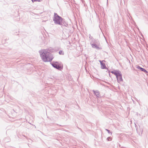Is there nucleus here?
<instances>
[{
    "label": "nucleus",
    "instance_id": "9b49d317",
    "mask_svg": "<svg viewBox=\"0 0 148 148\" xmlns=\"http://www.w3.org/2000/svg\"><path fill=\"white\" fill-rule=\"evenodd\" d=\"M42 0H32V1L33 2L35 1L40 2Z\"/></svg>",
    "mask_w": 148,
    "mask_h": 148
},
{
    "label": "nucleus",
    "instance_id": "2eb2a0df",
    "mask_svg": "<svg viewBox=\"0 0 148 148\" xmlns=\"http://www.w3.org/2000/svg\"><path fill=\"white\" fill-rule=\"evenodd\" d=\"M90 35L89 38H90L91 36H90V35Z\"/></svg>",
    "mask_w": 148,
    "mask_h": 148
},
{
    "label": "nucleus",
    "instance_id": "39448f33",
    "mask_svg": "<svg viewBox=\"0 0 148 148\" xmlns=\"http://www.w3.org/2000/svg\"><path fill=\"white\" fill-rule=\"evenodd\" d=\"M99 61L100 63L101 68L102 69H106V68L105 64L103 63V62L105 61H101V60H99Z\"/></svg>",
    "mask_w": 148,
    "mask_h": 148
},
{
    "label": "nucleus",
    "instance_id": "423d86ee",
    "mask_svg": "<svg viewBox=\"0 0 148 148\" xmlns=\"http://www.w3.org/2000/svg\"><path fill=\"white\" fill-rule=\"evenodd\" d=\"M93 91L94 94L97 97H100L99 92L98 90H93Z\"/></svg>",
    "mask_w": 148,
    "mask_h": 148
},
{
    "label": "nucleus",
    "instance_id": "6e6552de",
    "mask_svg": "<svg viewBox=\"0 0 148 148\" xmlns=\"http://www.w3.org/2000/svg\"><path fill=\"white\" fill-rule=\"evenodd\" d=\"M91 45L92 47L93 48L96 49H98L99 48V46L95 43L92 44Z\"/></svg>",
    "mask_w": 148,
    "mask_h": 148
},
{
    "label": "nucleus",
    "instance_id": "ddd939ff",
    "mask_svg": "<svg viewBox=\"0 0 148 148\" xmlns=\"http://www.w3.org/2000/svg\"><path fill=\"white\" fill-rule=\"evenodd\" d=\"M106 130L107 131L108 133H109V134H110V133H111V134H112V133L110 132V130H108V129H106Z\"/></svg>",
    "mask_w": 148,
    "mask_h": 148
},
{
    "label": "nucleus",
    "instance_id": "1a4fd4ad",
    "mask_svg": "<svg viewBox=\"0 0 148 148\" xmlns=\"http://www.w3.org/2000/svg\"><path fill=\"white\" fill-rule=\"evenodd\" d=\"M141 71H142L144 72H145L146 73H148V72L146 70H145V69H143V68H142L141 69Z\"/></svg>",
    "mask_w": 148,
    "mask_h": 148
},
{
    "label": "nucleus",
    "instance_id": "f03ea898",
    "mask_svg": "<svg viewBox=\"0 0 148 148\" xmlns=\"http://www.w3.org/2000/svg\"><path fill=\"white\" fill-rule=\"evenodd\" d=\"M53 19L56 24L59 25L62 24V18L61 16H59L57 13H54Z\"/></svg>",
    "mask_w": 148,
    "mask_h": 148
},
{
    "label": "nucleus",
    "instance_id": "20e7f679",
    "mask_svg": "<svg viewBox=\"0 0 148 148\" xmlns=\"http://www.w3.org/2000/svg\"><path fill=\"white\" fill-rule=\"evenodd\" d=\"M111 73L115 75L116 78L120 76V75H122L121 72L119 70H114L111 71Z\"/></svg>",
    "mask_w": 148,
    "mask_h": 148
},
{
    "label": "nucleus",
    "instance_id": "7ed1b4c3",
    "mask_svg": "<svg viewBox=\"0 0 148 148\" xmlns=\"http://www.w3.org/2000/svg\"><path fill=\"white\" fill-rule=\"evenodd\" d=\"M51 64L53 67L59 70L61 68V66L58 62H53Z\"/></svg>",
    "mask_w": 148,
    "mask_h": 148
},
{
    "label": "nucleus",
    "instance_id": "0eeeda50",
    "mask_svg": "<svg viewBox=\"0 0 148 148\" xmlns=\"http://www.w3.org/2000/svg\"><path fill=\"white\" fill-rule=\"evenodd\" d=\"M120 75V76L116 78L118 82H119L123 81L122 75Z\"/></svg>",
    "mask_w": 148,
    "mask_h": 148
},
{
    "label": "nucleus",
    "instance_id": "f8f14e48",
    "mask_svg": "<svg viewBox=\"0 0 148 148\" xmlns=\"http://www.w3.org/2000/svg\"><path fill=\"white\" fill-rule=\"evenodd\" d=\"M107 140L108 141H111L112 140V138L111 137H109L107 138Z\"/></svg>",
    "mask_w": 148,
    "mask_h": 148
},
{
    "label": "nucleus",
    "instance_id": "4468645a",
    "mask_svg": "<svg viewBox=\"0 0 148 148\" xmlns=\"http://www.w3.org/2000/svg\"><path fill=\"white\" fill-rule=\"evenodd\" d=\"M136 68L138 69H140V70H141V69L142 68H141V67H140V66H137L136 67Z\"/></svg>",
    "mask_w": 148,
    "mask_h": 148
},
{
    "label": "nucleus",
    "instance_id": "f257e3e1",
    "mask_svg": "<svg viewBox=\"0 0 148 148\" xmlns=\"http://www.w3.org/2000/svg\"><path fill=\"white\" fill-rule=\"evenodd\" d=\"M39 52L40 57L44 62H50L53 59L51 54L46 50H40Z\"/></svg>",
    "mask_w": 148,
    "mask_h": 148
},
{
    "label": "nucleus",
    "instance_id": "9d476101",
    "mask_svg": "<svg viewBox=\"0 0 148 148\" xmlns=\"http://www.w3.org/2000/svg\"><path fill=\"white\" fill-rule=\"evenodd\" d=\"M59 54L60 55H64V53L62 52V51L60 50L59 52Z\"/></svg>",
    "mask_w": 148,
    "mask_h": 148
},
{
    "label": "nucleus",
    "instance_id": "dca6fc26",
    "mask_svg": "<svg viewBox=\"0 0 148 148\" xmlns=\"http://www.w3.org/2000/svg\"><path fill=\"white\" fill-rule=\"evenodd\" d=\"M147 73V76H148V73Z\"/></svg>",
    "mask_w": 148,
    "mask_h": 148
}]
</instances>
